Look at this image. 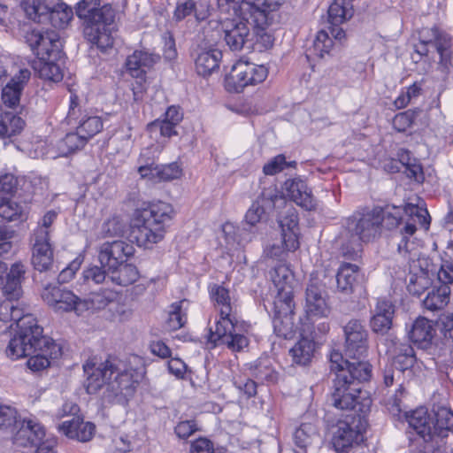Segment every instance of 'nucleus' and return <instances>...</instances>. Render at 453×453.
Listing matches in <instances>:
<instances>
[{
	"label": "nucleus",
	"instance_id": "nucleus-2",
	"mask_svg": "<svg viewBox=\"0 0 453 453\" xmlns=\"http://www.w3.org/2000/svg\"><path fill=\"white\" fill-rule=\"evenodd\" d=\"M85 388L88 394H97L103 390L104 401L113 403H125L134 392V381L127 372H119L114 359H106L96 364L93 360L83 365Z\"/></svg>",
	"mask_w": 453,
	"mask_h": 453
},
{
	"label": "nucleus",
	"instance_id": "nucleus-34",
	"mask_svg": "<svg viewBox=\"0 0 453 453\" xmlns=\"http://www.w3.org/2000/svg\"><path fill=\"white\" fill-rule=\"evenodd\" d=\"M359 267L357 265L345 263L340 266L336 273L337 290L344 295H350L357 283Z\"/></svg>",
	"mask_w": 453,
	"mask_h": 453
},
{
	"label": "nucleus",
	"instance_id": "nucleus-36",
	"mask_svg": "<svg viewBox=\"0 0 453 453\" xmlns=\"http://www.w3.org/2000/svg\"><path fill=\"white\" fill-rule=\"evenodd\" d=\"M433 32V48L435 49L437 53L440 55V60L442 65L446 67L453 65V50H452V40L451 38L438 30H432Z\"/></svg>",
	"mask_w": 453,
	"mask_h": 453
},
{
	"label": "nucleus",
	"instance_id": "nucleus-31",
	"mask_svg": "<svg viewBox=\"0 0 453 453\" xmlns=\"http://www.w3.org/2000/svg\"><path fill=\"white\" fill-rule=\"evenodd\" d=\"M434 435L447 437L453 433V411L444 404L434 403L431 411Z\"/></svg>",
	"mask_w": 453,
	"mask_h": 453
},
{
	"label": "nucleus",
	"instance_id": "nucleus-44",
	"mask_svg": "<svg viewBox=\"0 0 453 453\" xmlns=\"http://www.w3.org/2000/svg\"><path fill=\"white\" fill-rule=\"evenodd\" d=\"M295 443L302 449H306L314 441H319L316 426L311 423H303L294 434Z\"/></svg>",
	"mask_w": 453,
	"mask_h": 453
},
{
	"label": "nucleus",
	"instance_id": "nucleus-3",
	"mask_svg": "<svg viewBox=\"0 0 453 453\" xmlns=\"http://www.w3.org/2000/svg\"><path fill=\"white\" fill-rule=\"evenodd\" d=\"M175 211L171 203L157 201L147 208L135 210L129 236L139 247L151 248L162 241Z\"/></svg>",
	"mask_w": 453,
	"mask_h": 453
},
{
	"label": "nucleus",
	"instance_id": "nucleus-63",
	"mask_svg": "<svg viewBox=\"0 0 453 453\" xmlns=\"http://www.w3.org/2000/svg\"><path fill=\"white\" fill-rule=\"evenodd\" d=\"M14 232L5 226H0V256L8 253L12 249L11 239Z\"/></svg>",
	"mask_w": 453,
	"mask_h": 453
},
{
	"label": "nucleus",
	"instance_id": "nucleus-48",
	"mask_svg": "<svg viewBox=\"0 0 453 453\" xmlns=\"http://www.w3.org/2000/svg\"><path fill=\"white\" fill-rule=\"evenodd\" d=\"M18 421L15 409L6 405H0V430L11 434L16 430Z\"/></svg>",
	"mask_w": 453,
	"mask_h": 453
},
{
	"label": "nucleus",
	"instance_id": "nucleus-16",
	"mask_svg": "<svg viewBox=\"0 0 453 453\" xmlns=\"http://www.w3.org/2000/svg\"><path fill=\"white\" fill-rule=\"evenodd\" d=\"M280 4L275 0H242L241 10L243 17L255 22L257 26L270 25Z\"/></svg>",
	"mask_w": 453,
	"mask_h": 453
},
{
	"label": "nucleus",
	"instance_id": "nucleus-49",
	"mask_svg": "<svg viewBox=\"0 0 453 453\" xmlns=\"http://www.w3.org/2000/svg\"><path fill=\"white\" fill-rule=\"evenodd\" d=\"M395 164H399L400 166L392 165V170H395L396 172H403L408 178L412 179L418 183L423 182L424 173L420 165L415 162H404L403 157L399 162H395Z\"/></svg>",
	"mask_w": 453,
	"mask_h": 453
},
{
	"label": "nucleus",
	"instance_id": "nucleus-64",
	"mask_svg": "<svg viewBox=\"0 0 453 453\" xmlns=\"http://www.w3.org/2000/svg\"><path fill=\"white\" fill-rule=\"evenodd\" d=\"M437 277L441 285L449 286L453 282V265L449 262L443 263L437 272Z\"/></svg>",
	"mask_w": 453,
	"mask_h": 453
},
{
	"label": "nucleus",
	"instance_id": "nucleus-7",
	"mask_svg": "<svg viewBox=\"0 0 453 453\" xmlns=\"http://www.w3.org/2000/svg\"><path fill=\"white\" fill-rule=\"evenodd\" d=\"M134 254V248L124 240L104 242L97 247L100 266L94 265L83 271L84 281L100 284L106 279V272L118 269Z\"/></svg>",
	"mask_w": 453,
	"mask_h": 453
},
{
	"label": "nucleus",
	"instance_id": "nucleus-22",
	"mask_svg": "<svg viewBox=\"0 0 453 453\" xmlns=\"http://www.w3.org/2000/svg\"><path fill=\"white\" fill-rule=\"evenodd\" d=\"M43 427L31 420H19L16 430L11 434L12 442L19 447L37 446L44 438Z\"/></svg>",
	"mask_w": 453,
	"mask_h": 453
},
{
	"label": "nucleus",
	"instance_id": "nucleus-27",
	"mask_svg": "<svg viewBox=\"0 0 453 453\" xmlns=\"http://www.w3.org/2000/svg\"><path fill=\"white\" fill-rule=\"evenodd\" d=\"M435 333L433 321L419 317L413 322L409 338L418 348L427 350L433 346Z\"/></svg>",
	"mask_w": 453,
	"mask_h": 453
},
{
	"label": "nucleus",
	"instance_id": "nucleus-57",
	"mask_svg": "<svg viewBox=\"0 0 453 453\" xmlns=\"http://www.w3.org/2000/svg\"><path fill=\"white\" fill-rule=\"evenodd\" d=\"M403 394V388L402 386L396 390L395 394L391 396L387 403V409L392 414V416L398 419L403 417V410L401 408L402 400L401 397Z\"/></svg>",
	"mask_w": 453,
	"mask_h": 453
},
{
	"label": "nucleus",
	"instance_id": "nucleus-61",
	"mask_svg": "<svg viewBox=\"0 0 453 453\" xmlns=\"http://www.w3.org/2000/svg\"><path fill=\"white\" fill-rule=\"evenodd\" d=\"M177 125L166 120H156L150 125L151 130L159 131L162 136L171 137L176 134L174 130Z\"/></svg>",
	"mask_w": 453,
	"mask_h": 453
},
{
	"label": "nucleus",
	"instance_id": "nucleus-58",
	"mask_svg": "<svg viewBox=\"0 0 453 453\" xmlns=\"http://www.w3.org/2000/svg\"><path fill=\"white\" fill-rule=\"evenodd\" d=\"M126 224L119 218L109 219L103 226L104 232L110 236H118L124 234Z\"/></svg>",
	"mask_w": 453,
	"mask_h": 453
},
{
	"label": "nucleus",
	"instance_id": "nucleus-30",
	"mask_svg": "<svg viewBox=\"0 0 453 453\" xmlns=\"http://www.w3.org/2000/svg\"><path fill=\"white\" fill-rule=\"evenodd\" d=\"M21 6L27 17L38 23H43L49 18L55 20V17L59 14L56 5L46 0H23Z\"/></svg>",
	"mask_w": 453,
	"mask_h": 453
},
{
	"label": "nucleus",
	"instance_id": "nucleus-56",
	"mask_svg": "<svg viewBox=\"0 0 453 453\" xmlns=\"http://www.w3.org/2000/svg\"><path fill=\"white\" fill-rule=\"evenodd\" d=\"M265 216V210L258 202H254L245 215V222L250 226H255Z\"/></svg>",
	"mask_w": 453,
	"mask_h": 453
},
{
	"label": "nucleus",
	"instance_id": "nucleus-9",
	"mask_svg": "<svg viewBox=\"0 0 453 453\" xmlns=\"http://www.w3.org/2000/svg\"><path fill=\"white\" fill-rule=\"evenodd\" d=\"M267 69L264 65L240 61L231 69L225 79V86L230 92H241L248 85L260 83L267 77Z\"/></svg>",
	"mask_w": 453,
	"mask_h": 453
},
{
	"label": "nucleus",
	"instance_id": "nucleus-35",
	"mask_svg": "<svg viewBox=\"0 0 453 453\" xmlns=\"http://www.w3.org/2000/svg\"><path fill=\"white\" fill-rule=\"evenodd\" d=\"M62 354L61 348L57 344H50V346L38 350L36 353L29 355L27 366L33 371L42 370L50 365V359L55 360Z\"/></svg>",
	"mask_w": 453,
	"mask_h": 453
},
{
	"label": "nucleus",
	"instance_id": "nucleus-13",
	"mask_svg": "<svg viewBox=\"0 0 453 453\" xmlns=\"http://www.w3.org/2000/svg\"><path fill=\"white\" fill-rule=\"evenodd\" d=\"M326 297L325 284L317 275L311 274L305 289L304 311L307 319L327 317L330 309L326 303Z\"/></svg>",
	"mask_w": 453,
	"mask_h": 453
},
{
	"label": "nucleus",
	"instance_id": "nucleus-19",
	"mask_svg": "<svg viewBox=\"0 0 453 453\" xmlns=\"http://www.w3.org/2000/svg\"><path fill=\"white\" fill-rule=\"evenodd\" d=\"M255 22H250L246 17L238 20H232L224 28V39L226 45L233 51L241 50L251 40L250 30Z\"/></svg>",
	"mask_w": 453,
	"mask_h": 453
},
{
	"label": "nucleus",
	"instance_id": "nucleus-60",
	"mask_svg": "<svg viewBox=\"0 0 453 453\" xmlns=\"http://www.w3.org/2000/svg\"><path fill=\"white\" fill-rule=\"evenodd\" d=\"M404 211L406 214H409L410 216H415L418 218V222L428 227L430 224V217L428 214V211L426 209L419 208L417 205L414 204H407L404 208Z\"/></svg>",
	"mask_w": 453,
	"mask_h": 453
},
{
	"label": "nucleus",
	"instance_id": "nucleus-32",
	"mask_svg": "<svg viewBox=\"0 0 453 453\" xmlns=\"http://www.w3.org/2000/svg\"><path fill=\"white\" fill-rule=\"evenodd\" d=\"M160 59L158 54L147 50H135L126 61V66L129 73L135 78L142 77L144 67L150 68Z\"/></svg>",
	"mask_w": 453,
	"mask_h": 453
},
{
	"label": "nucleus",
	"instance_id": "nucleus-5",
	"mask_svg": "<svg viewBox=\"0 0 453 453\" xmlns=\"http://www.w3.org/2000/svg\"><path fill=\"white\" fill-rule=\"evenodd\" d=\"M26 42L38 57L34 69L39 77L54 82L63 79V72L58 61L62 57L58 35L53 31L45 33L32 30L25 35Z\"/></svg>",
	"mask_w": 453,
	"mask_h": 453
},
{
	"label": "nucleus",
	"instance_id": "nucleus-33",
	"mask_svg": "<svg viewBox=\"0 0 453 453\" xmlns=\"http://www.w3.org/2000/svg\"><path fill=\"white\" fill-rule=\"evenodd\" d=\"M330 34L332 37L329 36L326 31L320 30L318 32L313 42L314 53L320 58H324L326 55L330 54V50L334 46L333 38L340 42L345 38V32L339 26L331 25Z\"/></svg>",
	"mask_w": 453,
	"mask_h": 453
},
{
	"label": "nucleus",
	"instance_id": "nucleus-4",
	"mask_svg": "<svg viewBox=\"0 0 453 453\" xmlns=\"http://www.w3.org/2000/svg\"><path fill=\"white\" fill-rule=\"evenodd\" d=\"M402 219L401 210L395 206L374 207L358 211L346 219V232L354 242H371L380 237L382 230L396 227Z\"/></svg>",
	"mask_w": 453,
	"mask_h": 453
},
{
	"label": "nucleus",
	"instance_id": "nucleus-55",
	"mask_svg": "<svg viewBox=\"0 0 453 453\" xmlns=\"http://www.w3.org/2000/svg\"><path fill=\"white\" fill-rule=\"evenodd\" d=\"M21 91L19 90V85L17 87H13L10 83H8L4 88L2 92V100L5 106L10 108H13L17 106L19 103Z\"/></svg>",
	"mask_w": 453,
	"mask_h": 453
},
{
	"label": "nucleus",
	"instance_id": "nucleus-17",
	"mask_svg": "<svg viewBox=\"0 0 453 453\" xmlns=\"http://www.w3.org/2000/svg\"><path fill=\"white\" fill-rule=\"evenodd\" d=\"M26 268L19 262L12 265L8 271L5 263L0 261V289L4 296L19 298L22 295L21 283L25 279Z\"/></svg>",
	"mask_w": 453,
	"mask_h": 453
},
{
	"label": "nucleus",
	"instance_id": "nucleus-6",
	"mask_svg": "<svg viewBox=\"0 0 453 453\" xmlns=\"http://www.w3.org/2000/svg\"><path fill=\"white\" fill-rule=\"evenodd\" d=\"M211 297L220 307V319L216 322L215 330L210 328L209 341L214 344H224L233 351H241L248 346L249 342L243 334L236 332V321L231 318L232 307L228 290L216 285L211 288Z\"/></svg>",
	"mask_w": 453,
	"mask_h": 453
},
{
	"label": "nucleus",
	"instance_id": "nucleus-20",
	"mask_svg": "<svg viewBox=\"0 0 453 453\" xmlns=\"http://www.w3.org/2000/svg\"><path fill=\"white\" fill-rule=\"evenodd\" d=\"M76 15L84 19L87 26L99 24H111L114 14L111 8L108 5L100 7V0H81L77 4Z\"/></svg>",
	"mask_w": 453,
	"mask_h": 453
},
{
	"label": "nucleus",
	"instance_id": "nucleus-50",
	"mask_svg": "<svg viewBox=\"0 0 453 453\" xmlns=\"http://www.w3.org/2000/svg\"><path fill=\"white\" fill-rule=\"evenodd\" d=\"M115 295L110 290H104L102 293H94L88 299H81V303H86V311L89 309H104L108 303L113 301Z\"/></svg>",
	"mask_w": 453,
	"mask_h": 453
},
{
	"label": "nucleus",
	"instance_id": "nucleus-1",
	"mask_svg": "<svg viewBox=\"0 0 453 453\" xmlns=\"http://www.w3.org/2000/svg\"><path fill=\"white\" fill-rule=\"evenodd\" d=\"M345 355L332 351L330 354L333 379L331 402L339 410H353L358 403L362 383L371 377V365L363 360L367 352L368 333L362 322L351 319L344 326Z\"/></svg>",
	"mask_w": 453,
	"mask_h": 453
},
{
	"label": "nucleus",
	"instance_id": "nucleus-21",
	"mask_svg": "<svg viewBox=\"0 0 453 453\" xmlns=\"http://www.w3.org/2000/svg\"><path fill=\"white\" fill-rule=\"evenodd\" d=\"M270 278L277 289L275 301L290 302L294 300L296 280L294 273L285 264H279L270 271Z\"/></svg>",
	"mask_w": 453,
	"mask_h": 453
},
{
	"label": "nucleus",
	"instance_id": "nucleus-37",
	"mask_svg": "<svg viewBox=\"0 0 453 453\" xmlns=\"http://www.w3.org/2000/svg\"><path fill=\"white\" fill-rule=\"evenodd\" d=\"M0 217L10 222H22L27 219V205L11 198L0 200Z\"/></svg>",
	"mask_w": 453,
	"mask_h": 453
},
{
	"label": "nucleus",
	"instance_id": "nucleus-42",
	"mask_svg": "<svg viewBox=\"0 0 453 453\" xmlns=\"http://www.w3.org/2000/svg\"><path fill=\"white\" fill-rule=\"evenodd\" d=\"M450 288L449 286L441 285L436 289L428 292L423 300V305L429 311H437L444 308L449 301Z\"/></svg>",
	"mask_w": 453,
	"mask_h": 453
},
{
	"label": "nucleus",
	"instance_id": "nucleus-40",
	"mask_svg": "<svg viewBox=\"0 0 453 453\" xmlns=\"http://www.w3.org/2000/svg\"><path fill=\"white\" fill-rule=\"evenodd\" d=\"M24 125V120L12 111L0 113V137L10 138L19 134Z\"/></svg>",
	"mask_w": 453,
	"mask_h": 453
},
{
	"label": "nucleus",
	"instance_id": "nucleus-28",
	"mask_svg": "<svg viewBox=\"0 0 453 453\" xmlns=\"http://www.w3.org/2000/svg\"><path fill=\"white\" fill-rule=\"evenodd\" d=\"M138 172L142 178L154 182L169 181L181 175V169L177 163L168 165H155L154 163L141 165Z\"/></svg>",
	"mask_w": 453,
	"mask_h": 453
},
{
	"label": "nucleus",
	"instance_id": "nucleus-23",
	"mask_svg": "<svg viewBox=\"0 0 453 453\" xmlns=\"http://www.w3.org/2000/svg\"><path fill=\"white\" fill-rule=\"evenodd\" d=\"M362 440L359 430L345 420H340L333 430L332 445L338 453H348V451Z\"/></svg>",
	"mask_w": 453,
	"mask_h": 453
},
{
	"label": "nucleus",
	"instance_id": "nucleus-38",
	"mask_svg": "<svg viewBox=\"0 0 453 453\" xmlns=\"http://www.w3.org/2000/svg\"><path fill=\"white\" fill-rule=\"evenodd\" d=\"M350 0H334L328 8V21L332 26H339L353 16Z\"/></svg>",
	"mask_w": 453,
	"mask_h": 453
},
{
	"label": "nucleus",
	"instance_id": "nucleus-53",
	"mask_svg": "<svg viewBox=\"0 0 453 453\" xmlns=\"http://www.w3.org/2000/svg\"><path fill=\"white\" fill-rule=\"evenodd\" d=\"M269 25L264 26H252L253 35L255 37L254 44L262 51L270 49L273 45V35L266 31Z\"/></svg>",
	"mask_w": 453,
	"mask_h": 453
},
{
	"label": "nucleus",
	"instance_id": "nucleus-8",
	"mask_svg": "<svg viewBox=\"0 0 453 453\" xmlns=\"http://www.w3.org/2000/svg\"><path fill=\"white\" fill-rule=\"evenodd\" d=\"M50 344H55V342L43 336L42 327L37 325V321L33 316H28L23 319L20 328L10 340L6 348V355L16 360L36 353Z\"/></svg>",
	"mask_w": 453,
	"mask_h": 453
},
{
	"label": "nucleus",
	"instance_id": "nucleus-18",
	"mask_svg": "<svg viewBox=\"0 0 453 453\" xmlns=\"http://www.w3.org/2000/svg\"><path fill=\"white\" fill-rule=\"evenodd\" d=\"M294 300L290 302L274 301V333L284 339L292 338L298 328L294 321Z\"/></svg>",
	"mask_w": 453,
	"mask_h": 453
},
{
	"label": "nucleus",
	"instance_id": "nucleus-14",
	"mask_svg": "<svg viewBox=\"0 0 453 453\" xmlns=\"http://www.w3.org/2000/svg\"><path fill=\"white\" fill-rule=\"evenodd\" d=\"M274 203L284 204V211L278 216V223L281 229L282 243L286 245L288 250H296L299 248V227L298 215L295 208L287 203L285 199L279 196H274L273 199Z\"/></svg>",
	"mask_w": 453,
	"mask_h": 453
},
{
	"label": "nucleus",
	"instance_id": "nucleus-29",
	"mask_svg": "<svg viewBox=\"0 0 453 453\" xmlns=\"http://www.w3.org/2000/svg\"><path fill=\"white\" fill-rule=\"evenodd\" d=\"M58 429L70 439L86 442L92 439L96 426L91 422H84L80 417H73L70 420L62 422Z\"/></svg>",
	"mask_w": 453,
	"mask_h": 453
},
{
	"label": "nucleus",
	"instance_id": "nucleus-47",
	"mask_svg": "<svg viewBox=\"0 0 453 453\" xmlns=\"http://www.w3.org/2000/svg\"><path fill=\"white\" fill-rule=\"evenodd\" d=\"M87 142L88 141L84 138V136L80 134L76 130V132L66 134V135L59 143V149L61 150L62 153L67 155L82 149Z\"/></svg>",
	"mask_w": 453,
	"mask_h": 453
},
{
	"label": "nucleus",
	"instance_id": "nucleus-25",
	"mask_svg": "<svg viewBox=\"0 0 453 453\" xmlns=\"http://www.w3.org/2000/svg\"><path fill=\"white\" fill-rule=\"evenodd\" d=\"M370 326L373 333L385 335L393 326L395 305L387 299H379L372 311Z\"/></svg>",
	"mask_w": 453,
	"mask_h": 453
},
{
	"label": "nucleus",
	"instance_id": "nucleus-62",
	"mask_svg": "<svg viewBox=\"0 0 453 453\" xmlns=\"http://www.w3.org/2000/svg\"><path fill=\"white\" fill-rule=\"evenodd\" d=\"M392 346L388 349V352L394 356H415L413 348L407 342H400L396 339H392Z\"/></svg>",
	"mask_w": 453,
	"mask_h": 453
},
{
	"label": "nucleus",
	"instance_id": "nucleus-46",
	"mask_svg": "<svg viewBox=\"0 0 453 453\" xmlns=\"http://www.w3.org/2000/svg\"><path fill=\"white\" fill-rule=\"evenodd\" d=\"M431 285V278L428 271L419 270L417 273H410L407 289L410 294L420 296Z\"/></svg>",
	"mask_w": 453,
	"mask_h": 453
},
{
	"label": "nucleus",
	"instance_id": "nucleus-15",
	"mask_svg": "<svg viewBox=\"0 0 453 453\" xmlns=\"http://www.w3.org/2000/svg\"><path fill=\"white\" fill-rule=\"evenodd\" d=\"M42 296L56 311H74L77 314H81L86 311V303H81V299L72 291L58 286L46 287Z\"/></svg>",
	"mask_w": 453,
	"mask_h": 453
},
{
	"label": "nucleus",
	"instance_id": "nucleus-24",
	"mask_svg": "<svg viewBox=\"0 0 453 453\" xmlns=\"http://www.w3.org/2000/svg\"><path fill=\"white\" fill-rule=\"evenodd\" d=\"M283 189L286 195L297 205L307 211L314 210L316 202L311 189L300 177L288 179L284 182Z\"/></svg>",
	"mask_w": 453,
	"mask_h": 453
},
{
	"label": "nucleus",
	"instance_id": "nucleus-10",
	"mask_svg": "<svg viewBox=\"0 0 453 453\" xmlns=\"http://www.w3.org/2000/svg\"><path fill=\"white\" fill-rule=\"evenodd\" d=\"M220 34L216 32L211 39H203L194 50L192 57L195 62L196 73L203 77L211 75L219 67L222 59V52L216 47V42Z\"/></svg>",
	"mask_w": 453,
	"mask_h": 453
},
{
	"label": "nucleus",
	"instance_id": "nucleus-11",
	"mask_svg": "<svg viewBox=\"0 0 453 453\" xmlns=\"http://www.w3.org/2000/svg\"><path fill=\"white\" fill-rule=\"evenodd\" d=\"M65 120L69 126L74 127L88 142L101 132L104 127L100 117L90 115L79 107L76 96H71L70 107Z\"/></svg>",
	"mask_w": 453,
	"mask_h": 453
},
{
	"label": "nucleus",
	"instance_id": "nucleus-54",
	"mask_svg": "<svg viewBox=\"0 0 453 453\" xmlns=\"http://www.w3.org/2000/svg\"><path fill=\"white\" fill-rule=\"evenodd\" d=\"M17 188L18 180L14 175L6 173L0 176V200L11 198Z\"/></svg>",
	"mask_w": 453,
	"mask_h": 453
},
{
	"label": "nucleus",
	"instance_id": "nucleus-59",
	"mask_svg": "<svg viewBox=\"0 0 453 453\" xmlns=\"http://www.w3.org/2000/svg\"><path fill=\"white\" fill-rule=\"evenodd\" d=\"M286 157L284 155H278L269 160L263 167L265 175H274L286 168Z\"/></svg>",
	"mask_w": 453,
	"mask_h": 453
},
{
	"label": "nucleus",
	"instance_id": "nucleus-45",
	"mask_svg": "<svg viewBox=\"0 0 453 453\" xmlns=\"http://www.w3.org/2000/svg\"><path fill=\"white\" fill-rule=\"evenodd\" d=\"M416 230L414 223L407 222L400 233L401 240L397 243V251L403 258H409L415 250V243L410 240V237L415 234Z\"/></svg>",
	"mask_w": 453,
	"mask_h": 453
},
{
	"label": "nucleus",
	"instance_id": "nucleus-39",
	"mask_svg": "<svg viewBox=\"0 0 453 453\" xmlns=\"http://www.w3.org/2000/svg\"><path fill=\"white\" fill-rule=\"evenodd\" d=\"M314 350V341L308 337H302V339L299 340L292 349H290L289 354L295 364L307 365L313 357Z\"/></svg>",
	"mask_w": 453,
	"mask_h": 453
},
{
	"label": "nucleus",
	"instance_id": "nucleus-12",
	"mask_svg": "<svg viewBox=\"0 0 453 453\" xmlns=\"http://www.w3.org/2000/svg\"><path fill=\"white\" fill-rule=\"evenodd\" d=\"M31 260L34 268L40 273L45 272L53 274L58 273V268L54 263L49 231L44 229L35 231Z\"/></svg>",
	"mask_w": 453,
	"mask_h": 453
},
{
	"label": "nucleus",
	"instance_id": "nucleus-52",
	"mask_svg": "<svg viewBox=\"0 0 453 453\" xmlns=\"http://www.w3.org/2000/svg\"><path fill=\"white\" fill-rule=\"evenodd\" d=\"M421 111L418 109L416 110H408L403 112H400L395 116L393 119V127L398 132H405L414 122L416 117L420 114Z\"/></svg>",
	"mask_w": 453,
	"mask_h": 453
},
{
	"label": "nucleus",
	"instance_id": "nucleus-26",
	"mask_svg": "<svg viewBox=\"0 0 453 453\" xmlns=\"http://www.w3.org/2000/svg\"><path fill=\"white\" fill-rule=\"evenodd\" d=\"M409 426L419 435L424 441H433L434 435L433 431L432 415L426 408L419 407L411 413L404 412Z\"/></svg>",
	"mask_w": 453,
	"mask_h": 453
},
{
	"label": "nucleus",
	"instance_id": "nucleus-43",
	"mask_svg": "<svg viewBox=\"0 0 453 453\" xmlns=\"http://www.w3.org/2000/svg\"><path fill=\"white\" fill-rule=\"evenodd\" d=\"M107 25L101 22L87 26L85 28V34L88 36L89 41L101 49H107L113 44L112 37L106 32L105 27Z\"/></svg>",
	"mask_w": 453,
	"mask_h": 453
},
{
	"label": "nucleus",
	"instance_id": "nucleus-41",
	"mask_svg": "<svg viewBox=\"0 0 453 453\" xmlns=\"http://www.w3.org/2000/svg\"><path fill=\"white\" fill-rule=\"evenodd\" d=\"M111 282L119 286H128L134 283L139 278L136 267L131 264L124 263L118 269L106 272V276Z\"/></svg>",
	"mask_w": 453,
	"mask_h": 453
},
{
	"label": "nucleus",
	"instance_id": "nucleus-51",
	"mask_svg": "<svg viewBox=\"0 0 453 453\" xmlns=\"http://www.w3.org/2000/svg\"><path fill=\"white\" fill-rule=\"evenodd\" d=\"M181 302L174 303L171 305L168 313V319L165 322V327L169 331H175L182 327L186 322V318L181 312Z\"/></svg>",
	"mask_w": 453,
	"mask_h": 453
}]
</instances>
